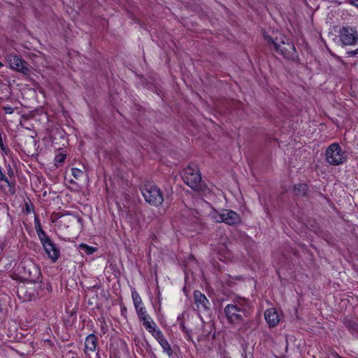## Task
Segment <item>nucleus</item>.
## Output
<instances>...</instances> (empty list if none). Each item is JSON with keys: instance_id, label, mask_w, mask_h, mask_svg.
I'll return each mask as SVG.
<instances>
[{"instance_id": "obj_1", "label": "nucleus", "mask_w": 358, "mask_h": 358, "mask_svg": "<svg viewBox=\"0 0 358 358\" xmlns=\"http://www.w3.org/2000/svg\"><path fill=\"white\" fill-rule=\"evenodd\" d=\"M250 303L248 299L238 298L224 307V312L229 323H244L250 315Z\"/></svg>"}, {"instance_id": "obj_2", "label": "nucleus", "mask_w": 358, "mask_h": 358, "mask_svg": "<svg viewBox=\"0 0 358 358\" xmlns=\"http://www.w3.org/2000/svg\"><path fill=\"white\" fill-rule=\"evenodd\" d=\"M264 37L268 43L274 46L275 50L284 58L294 61L298 57L294 45L287 36L280 34L275 38L268 35Z\"/></svg>"}, {"instance_id": "obj_3", "label": "nucleus", "mask_w": 358, "mask_h": 358, "mask_svg": "<svg viewBox=\"0 0 358 358\" xmlns=\"http://www.w3.org/2000/svg\"><path fill=\"white\" fill-rule=\"evenodd\" d=\"M182 178L184 182L196 192H204L207 189L196 165L186 167L182 173Z\"/></svg>"}, {"instance_id": "obj_4", "label": "nucleus", "mask_w": 358, "mask_h": 358, "mask_svg": "<svg viewBox=\"0 0 358 358\" xmlns=\"http://www.w3.org/2000/svg\"><path fill=\"white\" fill-rule=\"evenodd\" d=\"M141 190L145 201L149 204L158 207L163 203L164 196L157 186L145 184Z\"/></svg>"}, {"instance_id": "obj_5", "label": "nucleus", "mask_w": 358, "mask_h": 358, "mask_svg": "<svg viewBox=\"0 0 358 358\" xmlns=\"http://www.w3.org/2000/svg\"><path fill=\"white\" fill-rule=\"evenodd\" d=\"M338 36L342 46H353L358 43V31L356 27L343 26L338 31Z\"/></svg>"}, {"instance_id": "obj_6", "label": "nucleus", "mask_w": 358, "mask_h": 358, "mask_svg": "<svg viewBox=\"0 0 358 358\" xmlns=\"http://www.w3.org/2000/svg\"><path fill=\"white\" fill-rule=\"evenodd\" d=\"M326 159L329 164L337 166L343 164L346 160L345 152L338 143H332L327 149Z\"/></svg>"}, {"instance_id": "obj_7", "label": "nucleus", "mask_w": 358, "mask_h": 358, "mask_svg": "<svg viewBox=\"0 0 358 358\" xmlns=\"http://www.w3.org/2000/svg\"><path fill=\"white\" fill-rule=\"evenodd\" d=\"M9 66L11 69L20 72L26 76H30L31 70L29 64L17 55H8Z\"/></svg>"}, {"instance_id": "obj_8", "label": "nucleus", "mask_w": 358, "mask_h": 358, "mask_svg": "<svg viewBox=\"0 0 358 358\" xmlns=\"http://www.w3.org/2000/svg\"><path fill=\"white\" fill-rule=\"evenodd\" d=\"M216 222H224L229 225H236L241 222V217L236 212L224 209L221 213H217L214 217Z\"/></svg>"}, {"instance_id": "obj_9", "label": "nucleus", "mask_w": 358, "mask_h": 358, "mask_svg": "<svg viewBox=\"0 0 358 358\" xmlns=\"http://www.w3.org/2000/svg\"><path fill=\"white\" fill-rule=\"evenodd\" d=\"M24 278L31 282H38L41 279V272L38 266L34 264L24 263L22 265Z\"/></svg>"}, {"instance_id": "obj_10", "label": "nucleus", "mask_w": 358, "mask_h": 358, "mask_svg": "<svg viewBox=\"0 0 358 358\" xmlns=\"http://www.w3.org/2000/svg\"><path fill=\"white\" fill-rule=\"evenodd\" d=\"M43 247L52 262H55L59 257L60 252L59 248L52 241L50 238L41 242Z\"/></svg>"}, {"instance_id": "obj_11", "label": "nucleus", "mask_w": 358, "mask_h": 358, "mask_svg": "<svg viewBox=\"0 0 358 358\" xmlns=\"http://www.w3.org/2000/svg\"><path fill=\"white\" fill-rule=\"evenodd\" d=\"M194 303L199 311H207L209 310L210 302L206 296L199 291L194 292Z\"/></svg>"}, {"instance_id": "obj_12", "label": "nucleus", "mask_w": 358, "mask_h": 358, "mask_svg": "<svg viewBox=\"0 0 358 358\" xmlns=\"http://www.w3.org/2000/svg\"><path fill=\"white\" fill-rule=\"evenodd\" d=\"M264 317L270 327H275L280 322V318L274 309H268L264 313Z\"/></svg>"}, {"instance_id": "obj_13", "label": "nucleus", "mask_w": 358, "mask_h": 358, "mask_svg": "<svg viewBox=\"0 0 358 358\" xmlns=\"http://www.w3.org/2000/svg\"><path fill=\"white\" fill-rule=\"evenodd\" d=\"M85 353L94 352L97 346V338L93 334H90L85 339Z\"/></svg>"}, {"instance_id": "obj_14", "label": "nucleus", "mask_w": 358, "mask_h": 358, "mask_svg": "<svg viewBox=\"0 0 358 358\" xmlns=\"http://www.w3.org/2000/svg\"><path fill=\"white\" fill-rule=\"evenodd\" d=\"M308 192L309 189L306 184L300 183L295 185L294 187V193L297 196H306Z\"/></svg>"}, {"instance_id": "obj_15", "label": "nucleus", "mask_w": 358, "mask_h": 358, "mask_svg": "<svg viewBox=\"0 0 358 358\" xmlns=\"http://www.w3.org/2000/svg\"><path fill=\"white\" fill-rule=\"evenodd\" d=\"M345 327L352 334L358 336V323L349 318L343 320Z\"/></svg>"}, {"instance_id": "obj_16", "label": "nucleus", "mask_w": 358, "mask_h": 358, "mask_svg": "<svg viewBox=\"0 0 358 358\" xmlns=\"http://www.w3.org/2000/svg\"><path fill=\"white\" fill-rule=\"evenodd\" d=\"M159 344L163 348L164 352H165L170 358H174L173 350H172L170 344L166 338L162 340Z\"/></svg>"}, {"instance_id": "obj_17", "label": "nucleus", "mask_w": 358, "mask_h": 358, "mask_svg": "<svg viewBox=\"0 0 358 358\" xmlns=\"http://www.w3.org/2000/svg\"><path fill=\"white\" fill-rule=\"evenodd\" d=\"M143 322V325L144 327L149 331L150 329L153 330L154 327H156V324L153 322V320L151 319L150 315L143 317L141 320Z\"/></svg>"}, {"instance_id": "obj_18", "label": "nucleus", "mask_w": 358, "mask_h": 358, "mask_svg": "<svg viewBox=\"0 0 358 358\" xmlns=\"http://www.w3.org/2000/svg\"><path fill=\"white\" fill-rule=\"evenodd\" d=\"M149 332L152 335V336L159 342V343L164 339L165 337L164 336L162 332L159 329H156V327L150 329Z\"/></svg>"}, {"instance_id": "obj_19", "label": "nucleus", "mask_w": 358, "mask_h": 358, "mask_svg": "<svg viewBox=\"0 0 358 358\" xmlns=\"http://www.w3.org/2000/svg\"><path fill=\"white\" fill-rule=\"evenodd\" d=\"M131 296L135 308L141 307L140 305L142 303V300L140 295L136 290L132 291Z\"/></svg>"}, {"instance_id": "obj_20", "label": "nucleus", "mask_w": 358, "mask_h": 358, "mask_svg": "<svg viewBox=\"0 0 358 358\" xmlns=\"http://www.w3.org/2000/svg\"><path fill=\"white\" fill-rule=\"evenodd\" d=\"M36 232H37V234L38 236V238H39L41 242L50 238L48 236L46 235L45 232L42 229L39 223H38V224L36 225Z\"/></svg>"}, {"instance_id": "obj_21", "label": "nucleus", "mask_w": 358, "mask_h": 358, "mask_svg": "<svg viewBox=\"0 0 358 358\" xmlns=\"http://www.w3.org/2000/svg\"><path fill=\"white\" fill-rule=\"evenodd\" d=\"M66 159V155L63 153L57 154L55 157V165L59 167L64 162Z\"/></svg>"}, {"instance_id": "obj_22", "label": "nucleus", "mask_w": 358, "mask_h": 358, "mask_svg": "<svg viewBox=\"0 0 358 358\" xmlns=\"http://www.w3.org/2000/svg\"><path fill=\"white\" fill-rule=\"evenodd\" d=\"M183 317H184V315H182V316H179L178 317V320L180 321V329H182V331L185 333V334L189 337L190 336V331L188 330L187 329V327H185V323L183 322Z\"/></svg>"}, {"instance_id": "obj_23", "label": "nucleus", "mask_w": 358, "mask_h": 358, "mask_svg": "<svg viewBox=\"0 0 358 358\" xmlns=\"http://www.w3.org/2000/svg\"><path fill=\"white\" fill-rule=\"evenodd\" d=\"M80 248L85 252L87 255H92L96 249L93 247H90L85 243H82L80 245Z\"/></svg>"}, {"instance_id": "obj_24", "label": "nucleus", "mask_w": 358, "mask_h": 358, "mask_svg": "<svg viewBox=\"0 0 358 358\" xmlns=\"http://www.w3.org/2000/svg\"><path fill=\"white\" fill-rule=\"evenodd\" d=\"M136 313H137L139 320H141L142 318L145 317L149 315L147 314V311L144 306H141L138 308H136Z\"/></svg>"}, {"instance_id": "obj_25", "label": "nucleus", "mask_w": 358, "mask_h": 358, "mask_svg": "<svg viewBox=\"0 0 358 358\" xmlns=\"http://www.w3.org/2000/svg\"><path fill=\"white\" fill-rule=\"evenodd\" d=\"M71 173L75 178L78 179L83 175V172L80 169H78L77 168H72Z\"/></svg>"}, {"instance_id": "obj_26", "label": "nucleus", "mask_w": 358, "mask_h": 358, "mask_svg": "<svg viewBox=\"0 0 358 358\" xmlns=\"http://www.w3.org/2000/svg\"><path fill=\"white\" fill-rule=\"evenodd\" d=\"M33 210V204L31 203H25V213L30 214Z\"/></svg>"}, {"instance_id": "obj_27", "label": "nucleus", "mask_w": 358, "mask_h": 358, "mask_svg": "<svg viewBox=\"0 0 358 358\" xmlns=\"http://www.w3.org/2000/svg\"><path fill=\"white\" fill-rule=\"evenodd\" d=\"M3 109L4 110V111L8 113V114H11L13 113L14 110L12 107L9 106H4L3 108Z\"/></svg>"}, {"instance_id": "obj_28", "label": "nucleus", "mask_w": 358, "mask_h": 358, "mask_svg": "<svg viewBox=\"0 0 358 358\" xmlns=\"http://www.w3.org/2000/svg\"><path fill=\"white\" fill-rule=\"evenodd\" d=\"M347 54L350 57H355L357 55H358V48L355 50L348 51Z\"/></svg>"}, {"instance_id": "obj_29", "label": "nucleus", "mask_w": 358, "mask_h": 358, "mask_svg": "<svg viewBox=\"0 0 358 358\" xmlns=\"http://www.w3.org/2000/svg\"><path fill=\"white\" fill-rule=\"evenodd\" d=\"M350 3L358 8V0H350Z\"/></svg>"}, {"instance_id": "obj_30", "label": "nucleus", "mask_w": 358, "mask_h": 358, "mask_svg": "<svg viewBox=\"0 0 358 358\" xmlns=\"http://www.w3.org/2000/svg\"><path fill=\"white\" fill-rule=\"evenodd\" d=\"M18 293H22L24 292V287H20V288H18Z\"/></svg>"}, {"instance_id": "obj_31", "label": "nucleus", "mask_w": 358, "mask_h": 358, "mask_svg": "<svg viewBox=\"0 0 358 358\" xmlns=\"http://www.w3.org/2000/svg\"><path fill=\"white\" fill-rule=\"evenodd\" d=\"M78 222H82V219L80 217H78Z\"/></svg>"}, {"instance_id": "obj_32", "label": "nucleus", "mask_w": 358, "mask_h": 358, "mask_svg": "<svg viewBox=\"0 0 358 358\" xmlns=\"http://www.w3.org/2000/svg\"><path fill=\"white\" fill-rule=\"evenodd\" d=\"M126 310H127V309H126V308H125V307H124V308H122V312H123V311H126Z\"/></svg>"}, {"instance_id": "obj_33", "label": "nucleus", "mask_w": 358, "mask_h": 358, "mask_svg": "<svg viewBox=\"0 0 358 358\" xmlns=\"http://www.w3.org/2000/svg\"><path fill=\"white\" fill-rule=\"evenodd\" d=\"M0 66H3V64L0 62Z\"/></svg>"}, {"instance_id": "obj_34", "label": "nucleus", "mask_w": 358, "mask_h": 358, "mask_svg": "<svg viewBox=\"0 0 358 358\" xmlns=\"http://www.w3.org/2000/svg\"><path fill=\"white\" fill-rule=\"evenodd\" d=\"M71 358H75V357H71Z\"/></svg>"}]
</instances>
